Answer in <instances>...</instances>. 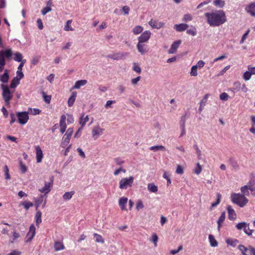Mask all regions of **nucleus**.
I'll return each instance as SVG.
<instances>
[{
  "instance_id": "1",
  "label": "nucleus",
  "mask_w": 255,
  "mask_h": 255,
  "mask_svg": "<svg viewBox=\"0 0 255 255\" xmlns=\"http://www.w3.org/2000/svg\"><path fill=\"white\" fill-rule=\"evenodd\" d=\"M241 193H233L231 194L232 202L241 208L245 207L249 202V199L246 197L251 194L255 196V175L251 174L247 184L241 187Z\"/></svg>"
},
{
  "instance_id": "2",
  "label": "nucleus",
  "mask_w": 255,
  "mask_h": 255,
  "mask_svg": "<svg viewBox=\"0 0 255 255\" xmlns=\"http://www.w3.org/2000/svg\"><path fill=\"white\" fill-rule=\"evenodd\" d=\"M205 15L207 22L211 26H218L227 20L225 13L223 10H212L206 13Z\"/></svg>"
},
{
  "instance_id": "3",
  "label": "nucleus",
  "mask_w": 255,
  "mask_h": 255,
  "mask_svg": "<svg viewBox=\"0 0 255 255\" xmlns=\"http://www.w3.org/2000/svg\"><path fill=\"white\" fill-rule=\"evenodd\" d=\"M0 88L2 90V96L6 105H8L10 103V101L13 97V93L9 90V88L6 85L1 84Z\"/></svg>"
},
{
  "instance_id": "4",
  "label": "nucleus",
  "mask_w": 255,
  "mask_h": 255,
  "mask_svg": "<svg viewBox=\"0 0 255 255\" xmlns=\"http://www.w3.org/2000/svg\"><path fill=\"white\" fill-rule=\"evenodd\" d=\"M134 178L129 176L128 178H122L119 182V188L121 189H127L131 187L133 183Z\"/></svg>"
},
{
  "instance_id": "5",
  "label": "nucleus",
  "mask_w": 255,
  "mask_h": 255,
  "mask_svg": "<svg viewBox=\"0 0 255 255\" xmlns=\"http://www.w3.org/2000/svg\"><path fill=\"white\" fill-rule=\"evenodd\" d=\"M16 117L20 124L25 125L29 120L28 112H18L16 114Z\"/></svg>"
},
{
  "instance_id": "6",
  "label": "nucleus",
  "mask_w": 255,
  "mask_h": 255,
  "mask_svg": "<svg viewBox=\"0 0 255 255\" xmlns=\"http://www.w3.org/2000/svg\"><path fill=\"white\" fill-rule=\"evenodd\" d=\"M104 130L105 129L101 128L99 125L94 127L92 130V137L95 140L98 139L103 134Z\"/></svg>"
},
{
  "instance_id": "7",
  "label": "nucleus",
  "mask_w": 255,
  "mask_h": 255,
  "mask_svg": "<svg viewBox=\"0 0 255 255\" xmlns=\"http://www.w3.org/2000/svg\"><path fill=\"white\" fill-rule=\"evenodd\" d=\"M151 33L149 30H145L142 32L141 35L138 37V40L139 42L145 43L148 41Z\"/></svg>"
},
{
  "instance_id": "8",
  "label": "nucleus",
  "mask_w": 255,
  "mask_h": 255,
  "mask_svg": "<svg viewBox=\"0 0 255 255\" xmlns=\"http://www.w3.org/2000/svg\"><path fill=\"white\" fill-rule=\"evenodd\" d=\"M255 74V66L251 67L249 66L248 67V71H246L243 75V78L246 81L249 80L252 75Z\"/></svg>"
},
{
  "instance_id": "9",
  "label": "nucleus",
  "mask_w": 255,
  "mask_h": 255,
  "mask_svg": "<svg viewBox=\"0 0 255 255\" xmlns=\"http://www.w3.org/2000/svg\"><path fill=\"white\" fill-rule=\"evenodd\" d=\"M35 234V227L32 224L30 226L29 232L27 233L26 237L25 242L28 243L30 242Z\"/></svg>"
},
{
  "instance_id": "10",
  "label": "nucleus",
  "mask_w": 255,
  "mask_h": 255,
  "mask_svg": "<svg viewBox=\"0 0 255 255\" xmlns=\"http://www.w3.org/2000/svg\"><path fill=\"white\" fill-rule=\"evenodd\" d=\"M13 55L11 49H7L0 51V59L5 61V57L9 59Z\"/></svg>"
},
{
  "instance_id": "11",
  "label": "nucleus",
  "mask_w": 255,
  "mask_h": 255,
  "mask_svg": "<svg viewBox=\"0 0 255 255\" xmlns=\"http://www.w3.org/2000/svg\"><path fill=\"white\" fill-rule=\"evenodd\" d=\"M52 184L53 181L52 180L50 182H45L44 187L41 189H39L38 190L41 193H45V194H46L51 191Z\"/></svg>"
},
{
  "instance_id": "12",
  "label": "nucleus",
  "mask_w": 255,
  "mask_h": 255,
  "mask_svg": "<svg viewBox=\"0 0 255 255\" xmlns=\"http://www.w3.org/2000/svg\"><path fill=\"white\" fill-rule=\"evenodd\" d=\"M36 159L37 163H40L43 158V151L39 146L37 145L35 146Z\"/></svg>"
},
{
  "instance_id": "13",
  "label": "nucleus",
  "mask_w": 255,
  "mask_h": 255,
  "mask_svg": "<svg viewBox=\"0 0 255 255\" xmlns=\"http://www.w3.org/2000/svg\"><path fill=\"white\" fill-rule=\"evenodd\" d=\"M253 247L250 246L249 248H247L244 245H240L238 246V249L241 252L243 255H251L252 250Z\"/></svg>"
},
{
  "instance_id": "14",
  "label": "nucleus",
  "mask_w": 255,
  "mask_h": 255,
  "mask_svg": "<svg viewBox=\"0 0 255 255\" xmlns=\"http://www.w3.org/2000/svg\"><path fill=\"white\" fill-rule=\"evenodd\" d=\"M66 117L65 115H63L60 117L59 122L60 126V131L62 133H63L67 128V125L66 124Z\"/></svg>"
},
{
  "instance_id": "15",
  "label": "nucleus",
  "mask_w": 255,
  "mask_h": 255,
  "mask_svg": "<svg viewBox=\"0 0 255 255\" xmlns=\"http://www.w3.org/2000/svg\"><path fill=\"white\" fill-rule=\"evenodd\" d=\"M246 11L252 16H255V2L247 5L245 8Z\"/></svg>"
},
{
  "instance_id": "16",
  "label": "nucleus",
  "mask_w": 255,
  "mask_h": 255,
  "mask_svg": "<svg viewBox=\"0 0 255 255\" xmlns=\"http://www.w3.org/2000/svg\"><path fill=\"white\" fill-rule=\"evenodd\" d=\"M228 214V218L230 220H234L237 218V214L231 205H228L227 207Z\"/></svg>"
},
{
  "instance_id": "17",
  "label": "nucleus",
  "mask_w": 255,
  "mask_h": 255,
  "mask_svg": "<svg viewBox=\"0 0 255 255\" xmlns=\"http://www.w3.org/2000/svg\"><path fill=\"white\" fill-rule=\"evenodd\" d=\"M181 43V40H177L174 42L172 44L170 48L169 49L168 53L170 54L175 53L176 52V50L178 49V48L179 47V45H180Z\"/></svg>"
},
{
  "instance_id": "18",
  "label": "nucleus",
  "mask_w": 255,
  "mask_h": 255,
  "mask_svg": "<svg viewBox=\"0 0 255 255\" xmlns=\"http://www.w3.org/2000/svg\"><path fill=\"white\" fill-rule=\"evenodd\" d=\"M148 24L152 28L156 29H159L161 27H162L164 25V23L162 22H157L155 20H153V19H151Z\"/></svg>"
},
{
  "instance_id": "19",
  "label": "nucleus",
  "mask_w": 255,
  "mask_h": 255,
  "mask_svg": "<svg viewBox=\"0 0 255 255\" xmlns=\"http://www.w3.org/2000/svg\"><path fill=\"white\" fill-rule=\"evenodd\" d=\"M9 80V73L7 69H5L4 73L0 74V81L4 84H6Z\"/></svg>"
},
{
  "instance_id": "20",
  "label": "nucleus",
  "mask_w": 255,
  "mask_h": 255,
  "mask_svg": "<svg viewBox=\"0 0 255 255\" xmlns=\"http://www.w3.org/2000/svg\"><path fill=\"white\" fill-rule=\"evenodd\" d=\"M89 116H85V113H83L81 114L79 118V124L81 127H83L85 126L87 122L89 121Z\"/></svg>"
},
{
  "instance_id": "21",
  "label": "nucleus",
  "mask_w": 255,
  "mask_h": 255,
  "mask_svg": "<svg viewBox=\"0 0 255 255\" xmlns=\"http://www.w3.org/2000/svg\"><path fill=\"white\" fill-rule=\"evenodd\" d=\"M136 47L138 51L141 54H144L146 52V46L144 44V43L138 42Z\"/></svg>"
},
{
  "instance_id": "22",
  "label": "nucleus",
  "mask_w": 255,
  "mask_h": 255,
  "mask_svg": "<svg viewBox=\"0 0 255 255\" xmlns=\"http://www.w3.org/2000/svg\"><path fill=\"white\" fill-rule=\"evenodd\" d=\"M128 198L126 197H122L119 199V206L122 210H126V206L128 203Z\"/></svg>"
},
{
  "instance_id": "23",
  "label": "nucleus",
  "mask_w": 255,
  "mask_h": 255,
  "mask_svg": "<svg viewBox=\"0 0 255 255\" xmlns=\"http://www.w3.org/2000/svg\"><path fill=\"white\" fill-rule=\"evenodd\" d=\"M188 27V25L185 23H181L179 24H175L174 28L177 31H183L186 30Z\"/></svg>"
},
{
  "instance_id": "24",
  "label": "nucleus",
  "mask_w": 255,
  "mask_h": 255,
  "mask_svg": "<svg viewBox=\"0 0 255 255\" xmlns=\"http://www.w3.org/2000/svg\"><path fill=\"white\" fill-rule=\"evenodd\" d=\"M87 83V81L86 80H78L75 82L74 86L73 87V89H78L85 85Z\"/></svg>"
},
{
  "instance_id": "25",
  "label": "nucleus",
  "mask_w": 255,
  "mask_h": 255,
  "mask_svg": "<svg viewBox=\"0 0 255 255\" xmlns=\"http://www.w3.org/2000/svg\"><path fill=\"white\" fill-rule=\"evenodd\" d=\"M226 218V213L225 212H223L222 213L221 216L219 218L217 221L218 224V230L220 231V228L222 226V223L224 222Z\"/></svg>"
},
{
  "instance_id": "26",
  "label": "nucleus",
  "mask_w": 255,
  "mask_h": 255,
  "mask_svg": "<svg viewBox=\"0 0 255 255\" xmlns=\"http://www.w3.org/2000/svg\"><path fill=\"white\" fill-rule=\"evenodd\" d=\"M70 139L71 137L64 134L62 139L61 146L62 147H65L67 146L70 142Z\"/></svg>"
},
{
  "instance_id": "27",
  "label": "nucleus",
  "mask_w": 255,
  "mask_h": 255,
  "mask_svg": "<svg viewBox=\"0 0 255 255\" xmlns=\"http://www.w3.org/2000/svg\"><path fill=\"white\" fill-rule=\"evenodd\" d=\"M41 215L42 213L40 211H37L35 216V223L37 226H38L41 223Z\"/></svg>"
},
{
  "instance_id": "28",
  "label": "nucleus",
  "mask_w": 255,
  "mask_h": 255,
  "mask_svg": "<svg viewBox=\"0 0 255 255\" xmlns=\"http://www.w3.org/2000/svg\"><path fill=\"white\" fill-rule=\"evenodd\" d=\"M54 248L55 251H59L64 249V245L60 242H56L54 245Z\"/></svg>"
},
{
  "instance_id": "29",
  "label": "nucleus",
  "mask_w": 255,
  "mask_h": 255,
  "mask_svg": "<svg viewBox=\"0 0 255 255\" xmlns=\"http://www.w3.org/2000/svg\"><path fill=\"white\" fill-rule=\"evenodd\" d=\"M143 30V27L140 25H136L132 29V32L134 35L141 33Z\"/></svg>"
},
{
  "instance_id": "30",
  "label": "nucleus",
  "mask_w": 255,
  "mask_h": 255,
  "mask_svg": "<svg viewBox=\"0 0 255 255\" xmlns=\"http://www.w3.org/2000/svg\"><path fill=\"white\" fill-rule=\"evenodd\" d=\"M149 149L153 151H157L158 150L165 151L166 150L165 147L163 145H154L150 147Z\"/></svg>"
},
{
  "instance_id": "31",
  "label": "nucleus",
  "mask_w": 255,
  "mask_h": 255,
  "mask_svg": "<svg viewBox=\"0 0 255 255\" xmlns=\"http://www.w3.org/2000/svg\"><path fill=\"white\" fill-rule=\"evenodd\" d=\"M77 96L76 92H73L68 101V104L69 107L73 106Z\"/></svg>"
},
{
  "instance_id": "32",
  "label": "nucleus",
  "mask_w": 255,
  "mask_h": 255,
  "mask_svg": "<svg viewBox=\"0 0 255 255\" xmlns=\"http://www.w3.org/2000/svg\"><path fill=\"white\" fill-rule=\"evenodd\" d=\"M13 59L14 61H15L16 62H19L22 61L23 56L20 53L17 52L13 53Z\"/></svg>"
},
{
  "instance_id": "33",
  "label": "nucleus",
  "mask_w": 255,
  "mask_h": 255,
  "mask_svg": "<svg viewBox=\"0 0 255 255\" xmlns=\"http://www.w3.org/2000/svg\"><path fill=\"white\" fill-rule=\"evenodd\" d=\"M19 169L22 174H24L27 171V167L23 163L21 160H19Z\"/></svg>"
},
{
  "instance_id": "34",
  "label": "nucleus",
  "mask_w": 255,
  "mask_h": 255,
  "mask_svg": "<svg viewBox=\"0 0 255 255\" xmlns=\"http://www.w3.org/2000/svg\"><path fill=\"white\" fill-rule=\"evenodd\" d=\"M74 193V191L66 192L63 194V199L66 201L69 200L72 198Z\"/></svg>"
},
{
  "instance_id": "35",
  "label": "nucleus",
  "mask_w": 255,
  "mask_h": 255,
  "mask_svg": "<svg viewBox=\"0 0 255 255\" xmlns=\"http://www.w3.org/2000/svg\"><path fill=\"white\" fill-rule=\"evenodd\" d=\"M209 240L211 247H215L218 246V242L212 235H209Z\"/></svg>"
},
{
  "instance_id": "36",
  "label": "nucleus",
  "mask_w": 255,
  "mask_h": 255,
  "mask_svg": "<svg viewBox=\"0 0 255 255\" xmlns=\"http://www.w3.org/2000/svg\"><path fill=\"white\" fill-rule=\"evenodd\" d=\"M221 195L220 193H217V200L216 202L213 203L211 205L210 209L212 210L213 208L216 207L217 205H218L220 202H221Z\"/></svg>"
},
{
  "instance_id": "37",
  "label": "nucleus",
  "mask_w": 255,
  "mask_h": 255,
  "mask_svg": "<svg viewBox=\"0 0 255 255\" xmlns=\"http://www.w3.org/2000/svg\"><path fill=\"white\" fill-rule=\"evenodd\" d=\"M43 197H44V195H40L38 198H34L35 205L36 209L39 206L40 204L42 202L43 200Z\"/></svg>"
},
{
  "instance_id": "38",
  "label": "nucleus",
  "mask_w": 255,
  "mask_h": 255,
  "mask_svg": "<svg viewBox=\"0 0 255 255\" xmlns=\"http://www.w3.org/2000/svg\"><path fill=\"white\" fill-rule=\"evenodd\" d=\"M226 243L229 245L235 247L239 243V241L237 239H228L226 240Z\"/></svg>"
},
{
  "instance_id": "39",
  "label": "nucleus",
  "mask_w": 255,
  "mask_h": 255,
  "mask_svg": "<svg viewBox=\"0 0 255 255\" xmlns=\"http://www.w3.org/2000/svg\"><path fill=\"white\" fill-rule=\"evenodd\" d=\"M19 83L20 81L18 80V79H17L14 77L11 80L10 85V88L11 89H14L19 84Z\"/></svg>"
},
{
  "instance_id": "40",
  "label": "nucleus",
  "mask_w": 255,
  "mask_h": 255,
  "mask_svg": "<svg viewBox=\"0 0 255 255\" xmlns=\"http://www.w3.org/2000/svg\"><path fill=\"white\" fill-rule=\"evenodd\" d=\"M148 190L151 192L155 193L157 191V186L155 185L153 183H149L147 185Z\"/></svg>"
},
{
  "instance_id": "41",
  "label": "nucleus",
  "mask_w": 255,
  "mask_h": 255,
  "mask_svg": "<svg viewBox=\"0 0 255 255\" xmlns=\"http://www.w3.org/2000/svg\"><path fill=\"white\" fill-rule=\"evenodd\" d=\"M72 20H68L64 26V30L68 31H73L74 29L71 26Z\"/></svg>"
},
{
  "instance_id": "42",
  "label": "nucleus",
  "mask_w": 255,
  "mask_h": 255,
  "mask_svg": "<svg viewBox=\"0 0 255 255\" xmlns=\"http://www.w3.org/2000/svg\"><path fill=\"white\" fill-rule=\"evenodd\" d=\"M3 172L4 173V178L6 180H9L10 178V176L9 173V169L7 165L3 167Z\"/></svg>"
},
{
  "instance_id": "43",
  "label": "nucleus",
  "mask_w": 255,
  "mask_h": 255,
  "mask_svg": "<svg viewBox=\"0 0 255 255\" xmlns=\"http://www.w3.org/2000/svg\"><path fill=\"white\" fill-rule=\"evenodd\" d=\"M158 240V237L157 235L155 233H153L152 235V236H151V238L150 239V241H151L154 244V246L155 247H157Z\"/></svg>"
},
{
  "instance_id": "44",
  "label": "nucleus",
  "mask_w": 255,
  "mask_h": 255,
  "mask_svg": "<svg viewBox=\"0 0 255 255\" xmlns=\"http://www.w3.org/2000/svg\"><path fill=\"white\" fill-rule=\"evenodd\" d=\"M213 3L215 6L221 8L224 6L225 1L223 0H215Z\"/></svg>"
},
{
  "instance_id": "45",
  "label": "nucleus",
  "mask_w": 255,
  "mask_h": 255,
  "mask_svg": "<svg viewBox=\"0 0 255 255\" xmlns=\"http://www.w3.org/2000/svg\"><path fill=\"white\" fill-rule=\"evenodd\" d=\"M248 223L246 222H241L237 224L236 226V227L239 230H244L246 226L247 225Z\"/></svg>"
},
{
  "instance_id": "46",
  "label": "nucleus",
  "mask_w": 255,
  "mask_h": 255,
  "mask_svg": "<svg viewBox=\"0 0 255 255\" xmlns=\"http://www.w3.org/2000/svg\"><path fill=\"white\" fill-rule=\"evenodd\" d=\"M94 236L95 237V241L96 242L101 243H103L104 242V240L101 235L95 233L94 234Z\"/></svg>"
},
{
  "instance_id": "47",
  "label": "nucleus",
  "mask_w": 255,
  "mask_h": 255,
  "mask_svg": "<svg viewBox=\"0 0 255 255\" xmlns=\"http://www.w3.org/2000/svg\"><path fill=\"white\" fill-rule=\"evenodd\" d=\"M187 33L192 36L196 35L197 34V30L196 28L195 27L192 26L191 28L187 30Z\"/></svg>"
},
{
  "instance_id": "48",
  "label": "nucleus",
  "mask_w": 255,
  "mask_h": 255,
  "mask_svg": "<svg viewBox=\"0 0 255 255\" xmlns=\"http://www.w3.org/2000/svg\"><path fill=\"white\" fill-rule=\"evenodd\" d=\"M197 69L196 66L193 65L191 69L190 75L192 76H197L198 75Z\"/></svg>"
},
{
  "instance_id": "49",
  "label": "nucleus",
  "mask_w": 255,
  "mask_h": 255,
  "mask_svg": "<svg viewBox=\"0 0 255 255\" xmlns=\"http://www.w3.org/2000/svg\"><path fill=\"white\" fill-rule=\"evenodd\" d=\"M22 205L26 210H28L30 207L33 206V204L31 202L25 201L22 203Z\"/></svg>"
},
{
  "instance_id": "50",
  "label": "nucleus",
  "mask_w": 255,
  "mask_h": 255,
  "mask_svg": "<svg viewBox=\"0 0 255 255\" xmlns=\"http://www.w3.org/2000/svg\"><path fill=\"white\" fill-rule=\"evenodd\" d=\"M245 233L248 236H251L253 233V230H251L249 228V224H248L246 226V228L243 230Z\"/></svg>"
},
{
  "instance_id": "51",
  "label": "nucleus",
  "mask_w": 255,
  "mask_h": 255,
  "mask_svg": "<svg viewBox=\"0 0 255 255\" xmlns=\"http://www.w3.org/2000/svg\"><path fill=\"white\" fill-rule=\"evenodd\" d=\"M202 168L201 165L199 163H198L196 165V167L194 169V173L197 175H199L202 171Z\"/></svg>"
},
{
  "instance_id": "52",
  "label": "nucleus",
  "mask_w": 255,
  "mask_h": 255,
  "mask_svg": "<svg viewBox=\"0 0 255 255\" xmlns=\"http://www.w3.org/2000/svg\"><path fill=\"white\" fill-rule=\"evenodd\" d=\"M114 160L118 165H121L125 162V160L120 157H116Z\"/></svg>"
},
{
  "instance_id": "53",
  "label": "nucleus",
  "mask_w": 255,
  "mask_h": 255,
  "mask_svg": "<svg viewBox=\"0 0 255 255\" xmlns=\"http://www.w3.org/2000/svg\"><path fill=\"white\" fill-rule=\"evenodd\" d=\"M192 16L189 13L185 14L183 18V20L184 21H190L192 20Z\"/></svg>"
},
{
  "instance_id": "54",
  "label": "nucleus",
  "mask_w": 255,
  "mask_h": 255,
  "mask_svg": "<svg viewBox=\"0 0 255 255\" xmlns=\"http://www.w3.org/2000/svg\"><path fill=\"white\" fill-rule=\"evenodd\" d=\"M176 173L178 174L182 175L184 173V168L181 165H178L176 169Z\"/></svg>"
},
{
  "instance_id": "55",
  "label": "nucleus",
  "mask_w": 255,
  "mask_h": 255,
  "mask_svg": "<svg viewBox=\"0 0 255 255\" xmlns=\"http://www.w3.org/2000/svg\"><path fill=\"white\" fill-rule=\"evenodd\" d=\"M52 10L51 8L50 7V6H47L45 7H44L42 10H41V13L42 15H45L47 13L51 11Z\"/></svg>"
},
{
  "instance_id": "56",
  "label": "nucleus",
  "mask_w": 255,
  "mask_h": 255,
  "mask_svg": "<svg viewBox=\"0 0 255 255\" xmlns=\"http://www.w3.org/2000/svg\"><path fill=\"white\" fill-rule=\"evenodd\" d=\"M144 206L141 200H138L136 203V208L139 211L143 208Z\"/></svg>"
},
{
  "instance_id": "57",
  "label": "nucleus",
  "mask_w": 255,
  "mask_h": 255,
  "mask_svg": "<svg viewBox=\"0 0 255 255\" xmlns=\"http://www.w3.org/2000/svg\"><path fill=\"white\" fill-rule=\"evenodd\" d=\"M28 110L29 111H30V112H31V114L33 115H38L40 114V110L39 109H35V108H33V109H31V108H29L28 109Z\"/></svg>"
},
{
  "instance_id": "58",
  "label": "nucleus",
  "mask_w": 255,
  "mask_h": 255,
  "mask_svg": "<svg viewBox=\"0 0 255 255\" xmlns=\"http://www.w3.org/2000/svg\"><path fill=\"white\" fill-rule=\"evenodd\" d=\"M185 123H186V117L185 116H183L181 117V120L179 122L180 128H185Z\"/></svg>"
},
{
  "instance_id": "59",
  "label": "nucleus",
  "mask_w": 255,
  "mask_h": 255,
  "mask_svg": "<svg viewBox=\"0 0 255 255\" xmlns=\"http://www.w3.org/2000/svg\"><path fill=\"white\" fill-rule=\"evenodd\" d=\"M230 68V65H228L226 66L223 69H222L221 71H220L218 74H217V76L219 77L221 76H222L224 74V73Z\"/></svg>"
},
{
  "instance_id": "60",
  "label": "nucleus",
  "mask_w": 255,
  "mask_h": 255,
  "mask_svg": "<svg viewBox=\"0 0 255 255\" xmlns=\"http://www.w3.org/2000/svg\"><path fill=\"white\" fill-rule=\"evenodd\" d=\"M44 101L47 104L50 103L51 101V96L46 95L44 92L42 93Z\"/></svg>"
},
{
  "instance_id": "61",
  "label": "nucleus",
  "mask_w": 255,
  "mask_h": 255,
  "mask_svg": "<svg viewBox=\"0 0 255 255\" xmlns=\"http://www.w3.org/2000/svg\"><path fill=\"white\" fill-rule=\"evenodd\" d=\"M229 97V96L227 93L224 92L220 95V98L221 100L227 101L228 100Z\"/></svg>"
},
{
  "instance_id": "62",
  "label": "nucleus",
  "mask_w": 255,
  "mask_h": 255,
  "mask_svg": "<svg viewBox=\"0 0 255 255\" xmlns=\"http://www.w3.org/2000/svg\"><path fill=\"white\" fill-rule=\"evenodd\" d=\"M163 177L166 179L167 180V186H168L171 183V180L170 178L168 177L166 172H164L163 174Z\"/></svg>"
},
{
  "instance_id": "63",
  "label": "nucleus",
  "mask_w": 255,
  "mask_h": 255,
  "mask_svg": "<svg viewBox=\"0 0 255 255\" xmlns=\"http://www.w3.org/2000/svg\"><path fill=\"white\" fill-rule=\"evenodd\" d=\"M24 77V74L22 71H16V76L14 77L15 78L18 79L20 81V79H22Z\"/></svg>"
},
{
  "instance_id": "64",
  "label": "nucleus",
  "mask_w": 255,
  "mask_h": 255,
  "mask_svg": "<svg viewBox=\"0 0 255 255\" xmlns=\"http://www.w3.org/2000/svg\"><path fill=\"white\" fill-rule=\"evenodd\" d=\"M21 254V252L14 250L11 251L9 253L7 254L6 255H20Z\"/></svg>"
}]
</instances>
